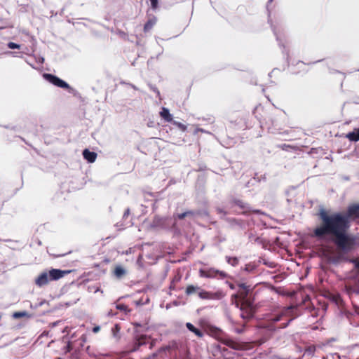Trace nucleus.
<instances>
[{
  "mask_svg": "<svg viewBox=\"0 0 359 359\" xmlns=\"http://www.w3.org/2000/svg\"><path fill=\"white\" fill-rule=\"evenodd\" d=\"M318 215L321 223L314 229V236L318 238L332 237L334 243L343 254L354 250L359 245L358 238L348 233L351 222H359V203L349 205L346 212L332 214L321 209Z\"/></svg>",
  "mask_w": 359,
  "mask_h": 359,
  "instance_id": "nucleus-1",
  "label": "nucleus"
},
{
  "mask_svg": "<svg viewBox=\"0 0 359 359\" xmlns=\"http://www.w3.org/2000/svg\"><path fill=\"white\" fill-rule=\"evenodd\" d=\"M293 309V306L284 308L280 313L273 315L264 322L262 327L269 330H276V329L286 327L292 320V318H289V317L290 316Z\"/></svg>",
  "mask_w": 359,
  "mask_h": 359,
  "instance_id": "nucleus-2",
  "label": "nucleus"
},
{
  "mask_svg": "<svg viewBox=\"0 0 359 359\" xmlns=\"http://www.w3.org/2000/svg\"><path fill=\"white\" fill-rule=\"evenodd\" d=\"M248 291L243 288L238 294L232 295L231 302L236 307L240 306L241 311V317L244 320H249L254 316L255 309L250 301L245 299Z\"/></svg>",
  "mask_w": 359,
  "mask_h": 359,
  "instance_id": "nucleus-3",
  "label": "nucleus"
},
{
  "mask_svg": "<svg viewBox=\"0 0 359 359\" xmlns=\"http://www.w3.org/2000/svg\"><path fill=\"white\" fill-rule=\"evenodd\" d=\"M69 271L52 269L48 271H43L35 279V284L39 287L46 285L50 281L57 280L65 275L69 273Z\"/></svg>",
  "mask_w": 359,
  "mask_h": 359,
  "instance_id": "nucleus-4",
  "label": "nucleus"
},
{
  "mask_svg": "<svg viewBox=\"0 0 359 359\" xmlns=\"http://www.w3.org/2000/svg\"><path fill=\"white\" fill-rule=\"evenodd\" d=\"M72 338L73 337H72V339L69 341L72 352L70 358L79 359L86 342V335L83 334L77 339L72 340Z\"/></svg>",
  "mask_w": 359,
  "mask_h": 359,
  "instance_id": "nucleus-5",
  "label": "nucleus"
},
{
  "mask_svg": "<svg viewBox=\"0 0 359 359\" xmlns=\"http://www.w3.org/2000/svg\"><path fill=\"white\" fill-rule=\"evenodd\" d=\"M232 203L242 210V214L243 215H249L251 212L255 214H263V212L259 210H252L248 203L242 200L233 199L232 201Z\"/></svg>",
  "mask_w": 359,
  "mask_h": 359,
  "instance_id": "nucleus-6",
  "label": "nucleus"
},
{
  "mask_svg": "<svg viewBox=\"0 0 359 359\" xmlns=\"http://www.w3.org/2000/svg\"><path fill=\"white\" fill-rule=\"evenodd\" d=\"M43 78L47 81L57 87H60L65 89H69L70 88L67 83H66L65 81L60 79L59 77L55 75L50 74H44Z\"/></svg>",
  "mask_w": 359,
  "mask_h": 359,
  "instance_id": "nucleus-7",
  "label": "nucleus"
},
{
  "mask_svg": "<svg viewBox=\"0 0 359 359\" xmlns=\"http://www.w3.org/2000/svg\"><path fill=\"white\" fill-rule=\"evenodd\" d=\"M217 274H219L221 276L224 277L225 273L223 271H219L213 268H210L209 269H200L199 270V276L203 278H215Z\"/></svg>",
  "mask_w": 359,
  "mask_h": 359,
  "instance_id": "nucleus-8",
  "label": "nucleus"
},
{
  "mask_svg": "<svg viewBox=\"0 0 359 359\" xmlns=\"http://www.w3.org/2000/svg\"><path fill=\"white\" fill-rule=\"evenodd\" d=\"M58 346H60V349L57 350L56 351L61 355H67V353L71 352V347L69 343V341H65L64 339L61 341L57 342Z\"/></svg>",
  "mask_w": 359,
  "mask_h": 359,
  "instance_id": "nucleus-9",
  "label": "nucleus"
},
{
  "mask_svg": "<svg viewBox=\"0 0 359 359\" xmlns=\"http://www.w3.org/2000/svg\"><path fill=\"white\" fill-rule=\"evenodd\" d=\"M198 295L202 299H214L219 297L217 293H212L202 289H200Z\"/></svg>",
  "mask_w": 359,
  "mask_h": 359,
  "instance_id": "nucleus-10",
  "label": "nucleus"
},
{
  "mask_svg": "<svg viewBox=\"0 0 359 359\" xmlns=\"http://www.w3.org/2000/svg\"><path fill=\"white\" fill-rule=\"evenodd\" d=\"M149 339L145 334L137 336L134 343L133 351H137L141 346L146 344Z\"/></svg>",
  "mask_w": 359,
  "mask_h": 359,
  "instance_id": "nucleus-11",
  "label": "nucleus"
},
{
  "mask_svg": "<svg viewBox=\"0 0 359 359\" xmlns=\"http://www.w3.org/2000/svg\"><path fill=\"white\" fill-rule=\"evenodd\" d=\"M222 343L224 345L234 349L239 350L241 348V344L237 341H235L231 339H223L221 340Z\"/></svg>",
  "mask_w": 359,
  "mask_h": 359,
  "instance_id": "nucleus-12",
  "label": "nucleus"
},
{
  "mask_svg": "<svg viewBox=\"0 0 359 359\" xmlns=\"http://www.w3.org/2000/svg\"><path fill=\"white\" fill-rule=\"evenodd\" d=\"M83 158L89 163H94L97 158V154L86 149L83 151Z\"/></svg>",
  "mask_w": 359,
  "mask_h": 359,
  "instance_id": "nucleus-13",
  "label": "nucleus"
},
{
  "mask_svg": "<svg viewBox=\"0 0 359 359\" xmlns=\"http://www.w3.org/2000/svg\"><path fill=\"white\" fill-rule=\"evenodd\" d=\"M160 116L167 122L172 121V115L170 113L168 109L165 107H162L161 111H160Z\"/></svg>",
  "mask_w": 359,
  "mask_h": 359,
  "instance_id": "nucleus-14",
  "label": "nucleus"
},
{
  "mask_svg": "<svg viewBox=\"0 0 359 359\" xmlns=\"http://www.w3.org/2000/svg\"><path fill=\"white\" fill-rule=\"evenodd\" d=\"M186 327L190 332L194 333L198 337L202 338L203 337V332L194 327V325L191 323H187Z\"/></svg>",
  "mask_w": 359,
  "mask_h": 359,
  "instance_id": "nucleus-15",
  "label": "nucleus"
},
{
  "mask_svg": "<svg viewBox=\"0 0 359 359\" xmlns=\"http://www.w3.org/2000/svg\"><path fill=\"white\" fill-rule=\"evenodd\" d=\"M156 18L153 16L152 18H149L147 22L144 24V32H149L155 25L156 23Z\"/></svg>",
  "mask_w": 359,
  "mask_h": 359,
  "instance_id": "nucleus-16",
  "label": "nucleus"
},
{
  "mask_svg": "<svg viewBox=\"0 0 359 359\" xmlns=\"http://www.w3.org/2000/svg\"><path fill=\"white\" fill-rule=\"evenodd\" d=\"M200 289L201 287L197 285H188L185 290V294L187 296H190L195 293L198 294Z\"/></svg>",
  "mask_w": 359,
  "mask_h": 359,
  "instance_id": "nucleus-17",
  "label": "nucleus"
},
{
  "mask_svg": "<svg viewBox=\"0 0 359 359\" xmlns=\"http://www.w3.org/2000/svg\"><path fill=\"white\" fill-rule=\"evenodd\" d=\"M346 137L353 142H357L359 140V128L355 129L353 131L348 133L346 135Z\"/></svg>",
  "mask_w": 359,
  "mask_h": 359,
  "instance_id": "nucleus-18",
  "label": "nucleus"
},
{
  "mask_svg": "<svg viewBox=\"0 0 359 359\" xmlns=\"http://www.w3.org/2000/svg\"><path fill=\"white\" fill-rule=\"evenodd\" d=\"M126 274V270L121 266H116L114 270V275L118 278H121Z\"/></svg>",
  "mask_w": 359,
  "mask_h": 359,
  "instance_id": "nucleus-19",
  "label": "nucleus"
},
{
  "mask_svg": "<svg viewBox=\"0 0 359 359\" xmlns=\"http://www.w3.org/2000/svg\"><path fill=\"white\" fill-rule=\"evenodd\" d=\"M31 315L28 313V312L25 311H15L12 314V317L14 319H18L21 318H30Z\"/></svg>",
  "mask_w": 359,
  "mask_h": 359,
  "instance_id": "nucleus-20",
  "label": "nucleus"
},
{
  "mask_svg": "<svg viewBox=\"0 0 359 359\" xmlns=\"http://www.w3.org/2000/svg\"><path fill=\"white\" fill-rule=\"evenodd\" d=\"M116 308L118 309V310H120V311H123L124 313H130V309L128 308V306L126 304H116Z\"/></svg>",
  "mask_w": 359,
  "mask_h": 359,
  "instance_id": "nucleus-21",
  "label": "nucleus"
},
{
  "mask_svg": "<svg viewBox=\"0 0 359 359\" xmlns=\"http://www.w3.org/2000/svg\"><path fill=\"white\" fill-rule=\"evenodd\" d=\"M174 348H177V344L175 342H173L172 344H169L168 346L160 348L158 350V352L167 351H169L171 349H174Z\"/></svg>",
  "mask_w": 359,
  "mask_h": 359,
  "instance_id": "nucleus-22",
  "label": "nucleus"
},
{
  "mask_svg": "<svg viewBox=\"0 0 359 359\" xmlns=\"http://www.w3.org/2000/svg\"><path fill=\"white\" fill-rule=\"evenodd\" d=\"M227 262L232 265V266H236L238 264V259L236 257H226Z\"/></svg>",
  "mask_w": 359,
  "mask_h": 359,
  "instance_id": "nucleus-23",
  "label": "nucleus"
},
{
  "mask_svg": "<svg viewBox=\"0 0 359 359\" xmlns=\"http://www.w3.org/2000/svg\"><path fill=\"white\" fill-rule=\"evenodd\" d=\"M172 123L182 131H185L187 130V126L180 122L174 121Z\"/></svg>",
  "mask_w": 359,
  "mask_h": 359,
  "instance_id": "nucleus-24",
  "label": "nucleus"
},
{
  "mask_svg": "<svg viewBox=\"0 0 359 359\" xmlns=\"http://www.w3.org/2000/svg\"><path fill=\"white\" fill-rule=\"evenodd\" d=\"M7 46L11 49H15V48L20 49V45L17 44L14 42H9Z\"/></svg>",
  "mask_w": 359,
  "mask_h": 359,
  "instance_id": "nucleus-25",
  "label": "nucleus"
},
{
  "mask_svg": "<svg viewBox=\"0 0 359 359\" xmlns=\"http://www.w3.org/2000/svg\"><path fill=\"white\" fill-rule=\"evenodd\" d=\"M151 8L156 9L158 7V0H150Z\"/></svg>",
  "mask_w": 359,
  "mask_h": 359,
  "instance_id": "nucleus-26",
  "label": "nucleus"
},
{
  "mask_svg": "<svg viewBox=\"0 0 359 359\" xmlns=\"http://www.w3.org/2000/svg\"><path fill=\"white\" fill-rule=\"evenodd\" d=\"M244 327H245V324H243L241 327H236L235 332L238 334L242 333L244 331Z\"/></svg>",
  "mask_w": 359,
  "mask_h": 359,
  "instance_id": "nucleus-27",
  "label": "nucleus"
},
{
  "mask_svg": "<svg viewBox=\"0 0 359 359\" xmlns=\"http://www.w3.org/2000/svg\"><path fill=\"white\" fill-rule=\"evenodd\" d=\"M186 217H187V214H186V212H183V213H181V214H178V215H177V218H178L179 219H184Z\"/></svg>",
  "mask_w": 359,
  "mask_h": 359,
  "instance_id": "nucleus-28",
  "label": "nucleus"
},
{
  "mask_svg": "<svg viewBox=\"0 0 359 359\" xmlns=\"http://www.w3.org/2000/svg\"><path fill=\"white\" fill-rule=\"evenodd\" d=\"M100 330V326H95V327L93 328V332L94 333H97V332H98Z\"/></svg>",
  "mask_w": 359,
  "mask_h": 359,
  "instance_id": "nucleus-29",
  "label": "nucleus"
},
{
  "mask_svg": "<svg viewBox=\"0 0 359 359\" xmlns=\"http://www.w3.org/2000/svg\"><path fill=\"white\" fill-rule=\"evenodd\" d=\"M187 216H193L194 215L195 212L192 210H188L185 212Z\"/></svg>",
  "mask_w": 359,
  "mask_h": 359,
  "instance_id": "nucleus-30",
  "label": "nucleus"
},
{
  "mask_svg": "<svg viewBox=\"0 0 359 359\" xmlns=\"http://www.w3.org/2000/svg\"><path fill=\"white\" fill-rule=\"evenodd\" d=\"M157 356V353H153L152 355H149L148 358H144V359H151V358H154Z\"/></svg>",
  "mask_w": 359,
  "mask_h": 359,
  "instance_id": "nucleus-31",
  "label": "nucleus"
},
{
  "mask_svg": "<svg viewBox=\"0 0 359 359\" xmlns=\"http://www.w3.org/2000/svg\"><path fill=\"white\" fill-rule=\"evenodd\" d=\"M133 325H134V326H135V327H139V326H140V324H139V323H134Z\"/></svg>",
  "mask_w": 359,
  "mask_h": 359,
  "instance_id": "nucleus-32",
  "label": "nucleus"
},
{
  "mask_svg": "<svg viewBox=\"0 0 359 359\" xmlns=\"http://www.w3.org/2000/svg\"><path fill=\"white\" fill-rule=\"evenodd\" d=\"M289 147L290 146L289 145H286V144H283V147Z\"/></svg>",
  "mask_w": 359,
  "mask_h": 359,
  "instance_id": "nucleus-33",
  "label": "nucleus"
},
{
  "mask_svg": "<svg viewBox=\"0 0 359 359\" xmlns=\"http://www.w3.org/2000/svg\"><path fill=\"white\" fill-rule=\"evenodd\" d=\"M57 323H58V322L53 323L52 325H53V326H55V325H56Z\"/></svg>",
  "mask_w": 359,
  "mask_h": 359,
  "instance_id": "nucleus-34",
  "label": "nucleus"
},
{
  "mask_svg": "<svg viewBox=\"0 0 359 359\" xmlns=\"http://www.w3.org/2000/svg\"><path fill=\"white\" fill-rule=\"evenodd\" d=\"M172 288H174V287L171 285H170V289H172Z\"/></svg>",
  "mask_w": 359,
  "mask_h": 359,
  "instance_id": "nucleus-35",
  "label": "nucleus"
},
{
  "mask_svg": "<svg viewBox=\"0 0 359 359\" xmlns=\"http://www.w3.org/2000/svg\"><path fill=\"white\" fill-rule=\"evenodd\" d=\"M357 266H358V267H359V262L357 264Z\"/></svg>",
  "mask_w": 359,
  "mask_h": 359,
  "instance_id": "nucleus-36",
  "label": "nucleus"
},
{
  "mask_svg": "<svg viewBox=\"0 0 359 359\" xmlns=\"http://www.w3.org/2000/svg\"><path fill=\"white\" fill-rule=\"evenodd\" d=\"M323 359H327V358H325V357H323Z\"/></svg>",
  "mask_w": 359,
  "mask_h": 359,
  "instance_id": "nucleus-37",
  "label": "nucleus"
}]
</instances>
